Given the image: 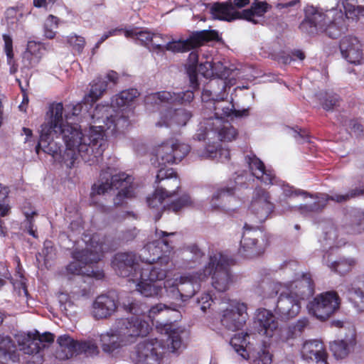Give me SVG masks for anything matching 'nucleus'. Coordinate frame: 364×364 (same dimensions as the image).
<instances>
[{
    "mask_svg": "<svg viewBox=\"0 0 364 364\" xmlns=\"http://www.w3.org/2000/svg\"><path fill=\"white\" fill-rule=\"evenodd\" d=\"M102 171L100 178L92 187L91 195H102L108 190L115 188L119 192L114 198L115 206L123 205L126 200L135 196L133 178L125 173L112 175L109 171Z\"/></svg>",
    "mask_w": 364,
    "mask_h": 364,
    "instance_id": "7",
    "label": "nucleus"
},
{
    "mask_svg": "<svg viewBox=\"0 0 364 364\" xmlns=\"http://www.w3.org/2000/svg\"><path fill=\"white\" fill-rule=\"evenodd\" d=\"M274 210V205L271 202L269 193L261 187H257L253 193L248 209L247 220L252 225L258 227L264 223Z\"/></svg>",
    "mask_w": 364,
    "mask_h": 364,
    "instance_id": "11",
    "label": "nucleus"
},
{
    "mask_svg": "<svg viewBox=\"0 0 364 364\" xmlns=\"http://www.w3.org/2000/svg\"><path fill=\"white\" fill-rule=\"evenodd\" d=\"M187 253L191 255L186 256V266L189 268H194L200 264L205 257L204 253L196 245L188 247Z\"/></svg>",
    "mask_w": 364,
    "mask_h": 364,
    "instance_id": "53",
    "label": "nucleus"
},
{
    "mask_svg": "<svg viewBox=\"0 0 364 364\" xmlns=\"http://www.w3.org/2000/svg\"><path fill=\"white\" fill-rule=\"evenodd\" d=\"M58 18L49 15L46 18L44 23V35L47 38L52 39L55 36V31H54L58 28Z\"/></svg>",
    "mask_w": 364,
    "mask_h": 364,
    "instance_id": "55",
    "label": "nucleus"
},
{
    "mask_svg": "<svg viewBox=\"0 0 364 364\" xmlns=\"http://www.w3.org/2000/svg\"><path fill=\"white\" fill-rule=\"evenodd\" d=\"M343 230L348 234H358L364 230V212L354 210L343 225Z\"/></svg>",
    "mask_w": 364,
    "mask_h": 364,
    "instance_id": "43",
    "label": "nucleus"
},
{
    "mask_svg": "<svg viewBox=\"0 0 364 364\" xmlns=\"http://www.w3.org/2000/svg\"><path fill=\"white\" fill-rule=\"evenodd\" d=\"M277 183H274L273 185L280 186L282 190L283 191V195L286 198H292L294 196H298L299 195L306 196L308 193L304 191H301L299 189H294L292 186H290L289 184L285 183V182L278 180L276 178Z\"/></svg>",
    "mask_w": 364,
    "mask_h": 364,
    "instance_id": "56",
    "label": "nucleus"
},
{
    "mask_svg": "<svg viewBox=\"0 0 364 364\" xmlns=\"http://www.w3.org/2000/svg\"><path fill=\"white\" fill-rule=\"evenodd\" d=\"M46 51L45 45L41 42L29 41L23 54V65L28 68L37 66Z\"/></svg>",
    "mask_w": 364,
    "mask_h": 364,
    "instance_id": "34",
    "label": "nucleus"
},
{
    "mask_svg": "<svg viewBox=\"0 0 364 364\" xmlns=\"http://www.w3.org/2000/svg\"><path fill=\"white\" fill-rule=\"evenodd\" d=\"M54 336L50 333L40 334L38 331L28 332L21 336L18 339L20 350L25 354L32 355L38 353L53 341Z\"/></svg>",
    "mask_w": 364,
    "mask_h": 364,
    "instance_id": "19",
    "label": "nucleus"
},
{
    "mask_svg": "<svg viewBox=\"0 0 364 364\" xmlns=\"http://www.w3.org/2000/svg\"><path fill=\"white\" fill-rule=\"evenodd\" d=\"M127 115H109L106 117L105 126L107 131L112 134H116L119 132L122 128L128 124Z\"/></svg>",
    "mask_w": 364,
    "mask_h": 364,
    "instance_id": "48",
    "label": "nucleus"
},
{
    "mask_svg": "<svg viewBox=\"0 0 364 364\" xmlns=\"http://www.w3.org/2000/svg\"><path fill=\"white\" fill-rule=\"evenodd\" d=\"M278 294L281 291L274 309L275 314L281 320L296 317L301 309V301L314 294V284L309 274H302L299 278L282 285H274Z\"/></svg>",
    "mask_w": 364,
    "mask_h": 364,
    "instance_id": "4",
    "label": "nucleus"
},
{
    "mask_svg": "<svg viewBox=\"0 0 364 364\" xmlns=\"http://www.w3.org/2000/svg\"><path fill=\"white\" fill-rule=\"evenodd\" d=\"M363 289L353 285L348 289V300L358 313L364 311V274L359 277Z\"/></svg>",
    "mask_w": 364,
    "mask_h": 364,
    "instance_id": "42",
    "label": "nucleus"
},
{
    "mask_svg": "<svg viewBox=\"0 0 364 364\" xmlns=\"http://www.w3.org/2000/svg\"><path fill=\"white\" fill-rule=\"evenodd\" d=\"M338 294L333 291L318 294L307 305L310 314L321 321L328 319L340 307Z\"/></svg>",
    "mask_w": 364,
    "mask_h": 364,
    "instance_id": "12",
    "label": "nucleus"
},
{
    "mask_svg": "<svg viewBox=\"0 0 364 364\" xmlns=\"http://www.w3.org/2000/svg\"><path fill=\"white\" fill-rule=\"evenodd\" d=\"M246 337H249V335L239 333L232 338L230 343L235 352L243 359H250L251 364H272V355L264 343L247 353V349L244 347V344L247 342Z\"/></svg>",
    "mask_w": 364,
    "mask_h": 364,
    "instance_id": "13",
    "label": "nucleus"
},
{
    "mask_svg": "<svg viewBox=\"0 0 364 364\" xmlns=\"http://www.w3.org/2000/svg\"><path fill=\"white\" fill-rule=\"evenodd\" d=\"M269 5L266 2H255L250 9L241 11L242 18L256 24L258 23L256 18L262 17L267 11Z\"/></svg>",
    "mask_w": 364,
    "mask_h": 364,
    "instance_id": "45",
    "label": "nucleus"
},
{
    "mask_svg": "<svg viewBox=\"0 0 364 364\" xmlns=\"http://www.w3.org/2000/svg\"><path fill=\"white\" fill-rule=\"evenodd\" d=\"M124 36L128 38L139 41L143 45H147L155 37L161 38V34L152 33L147 28L138 30L129 29L124 31Z\"/></svg>",
    "mask_w": 364,
    "mask_h": 364,
    "instance_id": "46",
    "label": "nucleus"
},
{
    "mask_svg": "<svg viewBox=\"0 0 364 364\" xmlns=\"http://www.w3.org/2000/svg\"><path fill=\"white\" fill-rule=\"evenodd\" d=\"M358 259L353 257H342L337 261L333 262L328 267L333 272L345 275L349 273L357 265Z\"/></svg>",
    "mask_w": 364,
    "mask_h": 364,
    "instance_id": "44",
    "label": "nucleus"
},
{
    "mask_svg": "<svg viewBox=\"0 0 364 364\" xmlns=\"http://www.w3.org/2000/svg\"><path fill=\"white\" fill-rule=\"evenodd\" d=\"M3 39L4 41V51L7 57V62L9 65H11L13 63L14 53H13V41L10 36L7 34L3 35Z\"/></svg>",
    "mask_w": 364,
    "mask_h": 364,
    "instance_id": "62",
    "label": "nucleus"
},
{
    "mask_svg": "<svg viewBox=\"0 0 364 364\" xmlns=\"http://www.w3.org/2000/svg\"><path fill=\"white\" fill-rule=\"evenodd\" d=\"M160 346L157 339H146L136 345L132 358L136 364H159Z\"/></svg>",
    "mask_w": 364,
    "mask_h": 364,
    "instance_id": "20",
    "label": "nucleus"
},
{
    "mask_svg": "<svg viewBox=\"0 0 364 364\" xmlns=\"http://www.w3.org/2000/svg\"><path fill=\"white\" fill-rule=\"evenodd\" d=\"M194 97L193 92L190 90L175 93L168 91H160L151 93L146 96L145 104L154 107H167L174 109L179 104L191 102Z\"/></svg>",
    "mask_w": 364,
    "mask_h": 364,
    "instance_id": "15",
    "label": "nucleus"
},
{
    "mask_svg": "<svg viewBox=\"0 0 364 364\" xmlns=\"http://www.w3.org/2000/svg\"><path fill=\"white\" fill-rule=\"evenodd\" d=\"M301 358L306 361H316L317 364H328L327 353L323 343L318 340L304 343L301 350Z\"/></svg>",
    "mask_w": 364,
    "mask_h": 364,
    "instance_id": "30",
    "label": "nucleus"
},
{
    "mask_svg": "<svg viewBox=\"0 0 364 364\" xmlns=\"http://www.w3.org/2000/svg\"><path fill=\"white\" fill-rule=\"evenodd\" d=\"M211 14L214 18L227 21L242 18L241 11L235 10L232 2L214 4L211 7Z\"/></svg>",
    "mask_w": 364,
    "mask_h": 364,
    "instance_id": "37",
    "label": "nucleus"
},
{
    "mask_svg": "<svg viewBox=\"0 0 364 364\" xmlns=\"http://www.w3.org/2000/svg\"><path fill=\"white\" fill-rule=\"evenodd\" d=\"M91 88L89 93L85 96L81 105H90L92 106L90 114L96 112L93 107V104L98 100L105 92L107 88V81L105 79L97 78L91 83Z\"/></svg>",
    "mask_w": 364,
    "mask_h": 364,
    "instance_id": "41",
    "label": "nucleus"
},
{
    "mask_svg": "<svg viewBox=\"0 0 364 364\" xmlns=\"http://www.w3.org/2000/svg\"><path fill=\"white\" fill-rule=\"evenodd\" d=\"M123 306L127 311L134 314L133 316L140 318L142 321L144 320L141 318V316L146 312L148 313V316L152 319L156 315L161 313L178 312V309L182 307L181 304H171V305H166L160 303L149 309L146 305L136 301H132L127 304H124Z\"/></svg>",
    "mask_w": 364,
    "mask_h": 364,
    "instance_id": "25",
    "label": "nucleus"
},
{
    "mask_svg": "<svg viewBox=\"0 0 364 364\" xmlns=\"http://www.w3.org/2000/svg\"><path fill=\"white\" fill-rule=\"evenodd\" d=\"M103 245L99 243L95 236L90 239L89 244L83 250H75L72 252V257L74 261L71 262L66 267L68 273L74 275L86 274L101 279L104 277V272L102 270H94L86 268L87 264L98 262L103 253Z\"/></svg>",
    "mask_w": 364,
    "mask_h": 364,
    "instance_id": "8",
    "label": "nucleus"
},
{
    "mask_svg": "<svg viewBox=\"0 0 364 364\" xmlns=\"http://www.w3.org/2000/svg\"><path fill=\"white\" fill-rule=\"evenodd\" d=\"M206 279L207 273H202V270L181 276L178 279V283L182 295V302L192 298L200 289V283Z\"/></svg>",
    "mask_w": 364,
    "mask_h": 364,
    "instance_id": "27",
    "label": "nucleus"
},
{
    "mask_svg": "<svg viewBox=\"0 0 364 364\" xmlns=\"http://www.w3.org/2000/svg\"><path fill=\"white\" fill-rule=\"evenodd\" d=\"M151 326L140 318L130 316L117 319L114 325L100 336V344L104 353L112 354L133 343L139 336H146Z\"/></svg>",
    "mask_w": 364,
    "mask_h": 364,
    "instance_id": "5",
    "label": "nucleus"
},
{
    "mask_svg": "<svg viewBox=\"0 0 364 364\" xmlns=\"http://www.w3.org/2000/svg\"><path fill=\"white\" fill-rule=\"evenodd\" d=\"M78 354H85L86 356H94L99 353V349L94 341H79Z\"/></svg>",
    "mask_w": 364,
    "mask_h": 364,
    "instance_id": "54",
    "label": "nucleus"
},
{
    "mask_svg": "<svg viewBox=\"0 0 364 364\" xmlns=\"http://www.w3.org/2000/svg\"><path fill=\"white\" fill-rule=\"evenodd\" d=\"M198 55L197 52L193 51L189 54L187 63V73L189 76L191 86L195 88L198 87L197 83V68Z\"/></svg>",
    "mask_w": 364,
    "mask_h": 364,
    "instance_id": "52",
    "label": "nucleus"
},
{
    "mask_svg": "<svg viewBox=\"0 0 364 364\" xmlns=\"http://www.w3.org/2000/svg\"><path fill=\"white\" fill-rule=\"evenodd\" d=\"M218 37V34L215 31L204 30L193 33L186 40L170 41L166 43L164 48L172 52H186L202 46L206 41L215 40Z\"/></svg>",
    "mask_w": 364,
    "mask_h": 364,
    "instance_id": "18",
    "label": "nucleus"
},
{
    "mask_svg": "<svg viewBox=\"0 0 364 364\" xmlns=\"http://www.w3.org/2000/svg\"><path fill=\"white\" fill-rule=\"evenodd\" d=\"M340 98L338 95L334 93L327 94L326 98L322 102V107L326 111H331L334 107L339 106Z\"/></svg>",
    "mask_w": 364,
    "mask_h": 364,
    "instance_id": "58",
    "label": "nucleus"
},
{
    "mask_svg": "<svg viewBox=\"0 0 364 364\" xmlns=\"http://www.w3.org/2000/svg\"><path fill=\"white\" fill-rule=\"evenodd\" d=\"M68 43L73 48L75 52L81 53L82 49L85 45V41L84 38L76 35H72L68 37Z\"/></svg>",
    "mask_w": 364,
    "mask_h": 364,
    "instance_id": "60",
    "label": "nucleus"
},
{
    "mask_svg": "<svg viewBox=\"0 0 364 364\" xmlns=\"http://www.w3.org/2000/svg\"><path fill=\"white\" fill-rule=\"evenodd\" d=\"M92 106L90 105H81L69 103L65 107L62 102H53L48 105L46 114H79L80 112L85 114L91 112Z\"/></svg>",
    "mask_w": 364,
    "mask_h": 364,
    "instance_id": "38",
    "label": "nucleus"
},
{
    "mask_svg": "<svg viewBox=\"0 0 364 364\" xmlns=\"http://www.w3.org/2000/svg\"><path fill=\"white\" fill-rule=\"evenodd\" d=\"M247 317L246 305L244 303L232 301L230 307L223 311L221 323L228 330L235 331L242 327Z\"/></svg>",
    "mask_w": 364,
    "mask_h": 364,
    "instance_id": "21",
    "label": "nucleus"
},
{
    "mask_svg": "<svg viewBox=\"0 0 364 364\" xmlns=\"http://www.w3.org/2000/svg\"><path fill=\"white\" fill-rule=\"evenodd\" d=\"M168 198L161 193H157L155 189L154 192L146 198V203L149 208L156 212L155 220H159L162 214L163 210L173 212L177 213L185 208L192 205V200L190 196L184 194L178 199L172 201L167 205H163V201Z\"/></svg>",
    "mask_w": 364,
    "mask_h": 364,
    "instance_id": "16",
    "label": "nucleus"
},
{
    "mask_svg": "<svg viewBox=\"0 0 364 364\" xmlns=\"http://www.w3.org/2000/svg\"><path fill=\"white\" fill-rule=\"evenodd\" d=\"M364 194V189L360 188H355L350 190L346 194L335 193L331 196L328 194H321V200L315 202L310 205H304V208L308 211H319L324 208L328 200H331L336 203H345L352 198H355Z\"/></svg>",
    "mask_w": 364,
    "mask_h": 364,
    "instance_id": "32",
    "label": "nucleus"
},
{
    "mask_svg": "<svg viewBox=\"0 0 364 364\" xmlns=\"http://www.w3.org/2000/svg\"><path fill=\"white\" fill-rule=\"evenodd\" d=\"M156 235L159 239L149 242L144 246L139 255V259L141 263L158 262L161 264L166 265L170 261L168 255L173 250L172 242L168 237L174 235L175 232L156 230Z\"/></svg>",
    "mask_w": 364,
    "mask_h": 364,
    "instance_id": "10",
    "label": "nucleus"
},
{
    "mask_svg": "<svg viewBox=\"0 0 364 364\" xmlns=\"http://www.w3.org/2000/svg\"><path fill=\"white\" fill-rule=\"evenodd\" d=\"M134 282H136V291L146 297H153L159 296L162 290V287L154 282L145 281L144 279H132Z\"/></svg>",
    "mask_w": 364,
    "mask_h": 364,
    "instance_id": "47",
    "label": "nucleus"
},
{
    "mask_svg": "<svg viewBox=\"0 0 364 364\" xmlns=\"http://www.w3.org/2000/svg\"><path fill=\"white\" fill-rule=\"evenodd\" d=\"M235 188L226 187L217 191L211 198L210 202L211 208L213 210H234V208L230 207L226 203L228 199L235 200L232 196L235 193Z\"/></svg>",
    "mask_w": 364,
    "mask_h": 364,
    "instance_id": "40",
    "label": "nucleus"
},
{
    "mask_svg": "<svg viewBox=\"0 0 364 364\" xmlns=\"http://www.w3.org/2000/svg\"><path fill=\"white\" fill-rule=\"evenodd\" d=\"M118 306L119 301L115 296L101 294L93 301L91 314L97 320L107 318L114 314Z\"/></svg>",
    "mask_w": 364,
    "mask_h": 364,
    "instance_id": "28",
    "label": "nucleus"
},
{
    "mask_svg": "<svg viewBox=\"0 0 364 364\" xmlns=\"http://www.w3.org/2000/svg\"><path fill=\"white\" fill-rule=\"evenodd\" d=\"M254 325L260 335L268 338L272 337L278 328V322L274 315L265 309L258 310Z\"/></svg>",
    "mask_w": 364,
    "mask_h": 364,
    "instance_id": "31",
    "label": "nucleus"
},
{
    "mask_svg": "<svg viewBox=\"0 0 364 364\" xmlns=\"http://www.w3.org/2000/svg\"><path fill=\"white\" fill-rule=\"evenodd\" d=\"M139 96L136 89L131 88L125 90L115 95L111 99L110 105L108 104H98L95 106V111L100 112H125L131 106L132 102Z\"/></svg>",
    "mask_w": 364,
    "mask_h": 364,
    "instance_id": "24",
    "label": "nucleus"
},
{
    "mask_svg": "<svg viewBox=\"0 0 364 364\" xmlns=\"http://www.w3.org/2000/svg\"><path fill=\"white\" fill-rule=\"evenodd\" d=\"M53 118L56 117H54V115H50L49 117L46 119V121L41 125L40 141L36 146V152L37 154L39 153L40 149H42L44 152H46L53 156L57 154L58 152L59 148H58L57 146H53V142L51 141V138L53 139L54 135H55L56 136H58L60 135L63 136V133L55 132L53 131V129H50V132H48V134H46L45 137H43V131L44 129V127H49L50 125H51L50 121Z\"/></svg>",
    "mask_w": 364,
    "mask_h": 364,
    "instance_id": "35",
    "label": "nucleus"
},
{
    "mask_svg": "<svg viewBox=\"0 0 364 364\" xmlns=\"http://www.w3.org/2000/svg\"><path fill=\"white\" fill-rule=\"evenodd\" d=\"M155 189L167 198L175 196L180 188L181 182L173 168H160L156 176Z\"/></svg>",
    "mask_w": 364,
    "mask_h": 364,
    "instance_id": "22",
    "label": "nucleus"
},
{
    "mask_svg": "<svg viewBox=\"0 0 364 364\" xmlns=\"http://www.w3.org/2000/svg\"><path fill=\"white\" fill-rule=\"evenodd\" d=\"M68 116L65 115L66 118L64 119L63 115H54L56 118L51 119V125L44 127L43 137L50 132V129L55 132L63 133L66 145L63 159L70 167L73 165L77 155L84 158L86 154L91 153L95 158L101 156L107 146L104 127H91L87 134H84L78 124L68 122Z\"/></svg>",
    "mask_w": 364,
    "mask_h": 364,
    "instance_id": "1",
    "label": "nucleus"
},
{
    "mask_svg": "<svg viewBox=\"0 0 364 364\" xmlns=\"http://www.w3.org/2000/svg\"><path fill=\"white\" fill-rule=\"evenodd\" d=\"M182 334H185L183 331L173 330L171 331L167 339V347L172 353H178L185 348Z\"/></svg>",
    "mask_w": 364,
    "mask_h": 364,
    "instance_id": "51",
    "label": "nucleus"
},
{
    "mask_svg": "<svg viewBox=\"0 0 364 364\" xmlns=\"http://www.w3.org/2000/svg\"><path fill=\"white\" fill-rule=\"evenodd\" d=\"M141 260L134 252H119L112 260V266L117 274L122 277L136 279L141 267Z\"/></svg>",
    "mask_w": 364,
    "mask_h": 364,
    "instance_id": "17",
    "label": "nucleus"
},
{
    "mask_svg": "<svg viewBox=\"0 0 364 364\" xmlns=\"http://www.w3.org/2000/svg\"><path fill=\"white\" fill-rule=\"evenodd\" d=\"M189 115H161L160 119L156 122L158 127H173L174 124L184 126Z\"/></svg>",
    "mask_w": 364,
    "mask_h": 364,
    "instance_id": "50",
    "label": "nucleus"
},
{
    "mask_svg": "<svg viewBox=\"0 0 364 364\" xmlns=\"http://www.w3.org/2000/svg\"><path fill=\"white\" fill-rule=\"evenodd\" d=\"M354 340H338L330 344V348L333 355L337 359L344 358L350 351V346L353 345Z\"/></svg>",
    "mask_w": 364,
    "mask_h": 364,
    "instance_id": "49",
    "label": "nucleus"
},
{
    "mask_svg": "<svg viewBox=\"0 0 364 364\" xmlns=\"http://www.w3.org/2000/svg\"><path fill=\"white\" fill-rule=\"evenodd\" d=\"M36 215H37V213L35 210L31 211V212H28V211L24 212V215L26 217V220H25L26 228L28 230V232L30 235H31L36 238L38 236L36 234V228L34 225L33 216Z\"/></svg>",
    "mask_w": 364,
    "mask_h": 364,
    "instance_id": "59",
    "label": "nucleus"
},
{
    "mask_svg": "<svg viewBox=\"0 0 364 364\" xmlns=\"http://www.w3.org/2000/svg\"><path fill=\"white\" fill-rule=\"evenodd\" d=\"M232 259L220 252L210 255L209 262L202 270V273H207V279L212 275V285L220 292L227 291L232 282L230 272V265Z\"/></svg>",
    "mask_w": 364,
    "mask_h": 364,
    "instance_id": "9",
    "label": "nucleus"
},
{
    "mask_svg": "<svg viewBox=\"0 0 364 364\" xmlns=\"http://www.w3.org/2000/svg\"><path fill=\"white\" fill-rule=\"evenodd\" d=\"M213 70H214V76L218 78L210 80V87L211 90L205 89L203 91L202 100L208 102L212 99L218 101L215 109H222L223 114H245L249 112V109L233 110V105H230V107H224L219 105V101L224 100L228 96L227 89L235 84L237 77H241L240 70L232 66H225L220 61L213 63Z\"/></svg>",
    "mask_w": 364,
    "mask_h": 364,
    "instance_id": "6",
    "label": "nucleus"
},
{
    "mask_svg": "<svg viewBox=\"0 0 364 364\" xmlns=\"http://www.w3.org/2000/svg\"><path fill=\"white\" fill-rule=\"evenodd\" d=\"M198 303L200 306V309L204 313L207 309H210L215 301L213 299L212 296L208 293H205L198 299Z\"/></svg>",
    "mask_w": 364,
    "mask_h": 364,
    "instance_id": "64",
    "label": "nucleus"
},
{
    "mask_svg": "<svg viewBox=\"0 0 364 364\" xmlns=\"http://www.w3.org/2000/svg\"><path fill=\"white\" fill-rule=\"evenodd\" d=\"M233 115H213L205 118L199 124L193 139L198 141L206 140L205 150L200 156L205 159H216L222 163L230 160V151L221 146L222 141H231L237 135L236 129L232 126L228 118Z\"/></svg>",
    "mask_w": 364,
    "mask_h": 364,
    "instance_id": "3",
    "label": "nucleus"
},
{
    "mask_svg": "<svg viewBox=\"0 0 364 364\" xmlns=\"http://www.w3.org/2000/svg\"><path fill=\"white\" fill-rule=\"evenodd\" d=\"M57 342L59 345L56 350L55 356L60 360H66L78 354L79 341H75L68 335H63L58 337Z\"/></svg>",
    "mask_w": 364,
    "mask_h": 364,
    "instance_id": "36",
    "label": "nucleus"
},
{
    "mask_svg": "<svg viewBox=\"0 0 364 364\" xmlns=\"http://www.w3.org/2000/svg\"><path fill=\"white\" fill-rule=\"evenodd\" d=\"M19 354L16 347L8 336L0 334V362L2 363L18 361Z\"/></svg>",
    "mask_w": 364,
    "mask_h": 364,
    "instance_id": "39",
    "label": "nucleus"
},
{
    "mask_svg": "<svg viewBox=\"0 0 364 364\" xmlns=\"http://www.w3.org/2000/svg\"><path fill=\"white\" fill-rule=\"evenodd\" d=\"M255 225L245 223V231L240 241V253L245 257H252L258 255L262 252V248L257 245L258 239L262 237L263 232L257 231Z\"/></svg>",
    "mask_w": 364,
    "mask_h": 364,
    "instance_id": "23",
    "label": "nucleus"
},
{
    "mask_svg": "<svg viewBox=\"0 0 364 364\" xmlns=\"http://www.w3.org/2000/svg\"><path fill=\"white\" fill-rule=\"evenodd\" d=\"M164 288L169 296L175 300L179 299L182 301V295L181 290L179 289L178 279H176L172 283L168 280L165 282Z\"/></svg>",
    "mask_w": 364,
    "mask_h": 364,
    "instance_id": "57",
    "label": "nucleus"
},
{
    "mask_svg": "<svg viewBox=\"0 0 364 364\" xmlns=\"http://www.w3.org/2000/svg\"><path fill=\"white\" fill-rule=\"evenodd\" d=\"M199 73L204 77L209 78L214 76V70H213V63L205 61L198 65L197 74Z\"/></svg>",
    "mask_w": 364,
    "mask_h": 364,
    "instance_id": "63",
    "label": "nucleus"
},
{
    "mask_svg": "<svg viewBox=\"0 0 364 364\" xmlns=\"http://www.w3.org/2000/svg\"><path fill=\"white\" fill-rule=\"evenodd\" d=\"M159 262L141 263L137 279H144L156 283L163 281L167 276V269L159 266Z\"/></svg>",
    "mask_w": 364,
    "mask_h": 364,
    "instance_id": "33",
    "label": "nucleus"
},
{
    "mask_svg": "<svg viewBox=\"0 0 364 364\" xmlns=\"http://www.w3.org/2000/svg\"><path fill=\"white\" fill-rule=\"evenodd\" d=\"M190 151V146L184 143L171 140L163 143L156 149V161L158 167L180 162Z\"/></svg>",
    "mask_w": 364,
    "mask_h": 364,
    "instance_id": "14",
    "label": "nucleus"
},
{
    "mask_svg": "<svg viewBox=\"0 0 364 364\" xmlns=\"http://www.w3.org/2000/svg\"><path fill=\"white\" fill-rule=\"evenodd\" d=\"M252 174L266 185L277 183L276 176L272 170L267 169L264 163L255 154L251 153L245 156Z\"/></svg>",
    "mask_w": 364,
    "mask_h": 364,
    "instance_id": "29",
    "label": "nucleus"
},
{
    "mask_svg": "<svg viewBox=\"0 0 364 364\" xmlns=\"http://www.w3.org/2000/svg\"><path fill=\"white\" fill-rule=\"evenodd\" d=\"M358 0H338L337 8L323 12L314 6L305 9V18L299 26L304 33L312 35L318 31L325 32L332 38H338L346 28V18L358 17L364 11L358 6Z\"/></svg>",
    "mask_w": 364,
    "mask_h": 364,
    "instance_id": "2",
    "label": "nucleus"
},
{
    "mask_svg": "<svg viewBox=\"0 0 364 364\" xmlns=\"http://www.w3.org/2000/svg\"><path fill=\"white\" fill-rule=\"evenodd\" d=\"M340 50L343 58L349 63L358 65L364 63L363 45L356 37H343L340 42Z\"/></svg>",
    "mask_w": 364,
    "mask_h": 364,
    "instance_id": "26",
    "label": "nucleus"
},
{
    "mask_svg": "<svg viewBox=\"0 0 364 364\" xmlns=\"http://www.w3.org/2000/svg\"><path fill=\"white\" fill-rule=\"evenodd\" d=\"M8 193V188L3 186L2 184L0 183V215L2 217L7 215L10 210V207L4 203V200L7 198Z\"/></svg>",
    "mask_w": 364,
    "mask_h": 364,
    "instance_id": "61",
    "label": "nucleus"
}]
</instances>
